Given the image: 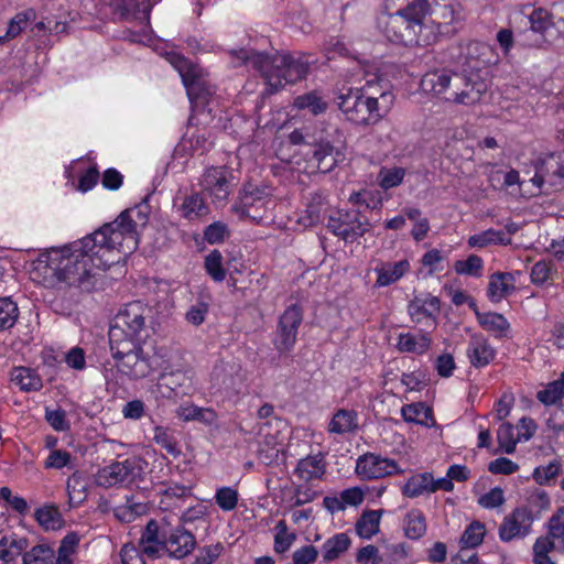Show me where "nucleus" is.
I'll return each instance as SVG.
<instances>
[{"instance_id": "nucleus-24", "label": "nucleus", "mask_w": 564, "mask_h": 564, "mask_svg": "<svg viewBox=\"0 0 564 564\" xmlns=\"http://www.w3.org/2000/svg\"><path fill=\"white\" fill-rule=\"evenodd\" d=\"M88 482L84 473L75 470L66 481L69 505L77 507L87 499Z\"/></svg>"}, {"instance_id": "nucleus-23", "label": "nucleus", "mask_w": 564, "mask_h": 564, "mask_svg": "<svg viewBox=\"0 0 564 564\" xmlns=\"http://www.w3.org/2000/svg\"><path fill=\"white\" fill-rule=\"evenodd\" d=\"M410 270L408 260H401L393 264L387 263L381 268H376L378 274L376 286H388L401 279Z\"/></svg>"}, {"instance_id": "nucleus-9", "label": "nucleus", "mask_w": 564, "mask_h": 564, "mask_svg": "<svg viewBox=\"0 0 564 564\" xmlns=\"http://www.w3.org/2000/svg\"><path fill=\"white\" fill-rule=\"evenodd\" d=\"M303 321V310L292 304L279 318L273 345L280 354L289 352L296 343L297 329Z\"/></svg>"}, {"instance_id": "nucleus-62", "label": "nucleus", "mask_w": 564, "mask_h": 564, "mask_svg": "<svg viewBox=\"0 0 564 564\" xmlns=\"http://www.w3.org/2000/svg\"><path fill=\"white\" fill-rule=\"evenodd\" d=\"M478 503L486 509H494L505 503L503 490L495 487L478 499Z\"/></svg>"}, {"instance_id": "nucleus-42", "label": "nucleus", "mask_w": 564, "mask_h": 564, "mask_svg": "<svg viewBox=\"0 0 564 564\" xmlns=\"http://www.w3.org/2000/svg\"><path fill=\"white\" fill-rule=\"evenodd\" d=\"M304 221L306 226H315L325 218L326 207L322 195L314 194L306 206Z\"/></svg>"}, {"instance_id": "nucleus-26", "label": "nucleus", "mask_w": 564, "mask_h": 564, "mask_svg": "<svg viewBox=\"0 0 564 564\" xmlns=\"http://www.w3.org/2000/svg\"><path fill=\"white\" fill-rule=\"evenodd\" d=\"M351 544L350 538L346 533H337L326 540L322 546L323 560L326 563L337 560L345 553Z\"/></svg>"}, {"instance_id": "nucleus-8", "label": "nucleus", "mask_w": 564, "mask_h": 564, "mask_svg": "<svg viewBox=\"0 0 564 564\" xmlns=\"http://www.w3.org/2000/svg\"><path fill=\"white\" fill-rule=\"evenodd\" d=\"M340 135L338 129H334L330 133L324 127L318 131L315 143H311V150L306 154H311L310 162H314L319 172L328 173L336 166L339 152L336 150L335 142L339 141Z\"/></svg>"}, {"instance_id": "nucleus-25", "label": "nucleus", "mask_w": 564, "mask_h": 564, "mask_svg": "<svg viewBox=\"0 0 564 564\" xmlns=\"http://www.w3.org/2000/svg\"><path fill=\"white\" fill-rule=\"evenodd\" d=\"M324 473L325 463L322 454L301 459L295 468V474L306 481L319 478Z\"/></svg>"}, {"instance_id": "nucleus-14", "label": "nucleus", "mask_w": 564, "mask_h": 564, "mask_svg": "<svg viewBox=\"0 0 564 564\" xmlns=\"http://www.w3.org/2000/svg\"><path fill=\"white\" fill-rule=\"evenodd\" d=\"M564 164L560 156L554 153L541 158L535 163V174L532 183L540 189L544 184H549L555 191L563 187Z\"/></svg>"}, {"instance_id": "nucleus-45", "label": "nucleus", "mask_w": 564, "mask_h": 564, "mask_svg": "<svg viewBox=\"0 0 564 564\" xmlns=\"http://www.w3.org/2000/svg\"><path fill=\"white\" fill-rule=\"evenodd\" d=\"M432 481V474L423 473L411 477L403 486L402 492L406 497H417L424 491H429V482Z\"/></svg>"}, {"instance_id": "nucleus-22", "label": "nucleus", "mask_w": 564, "mask_h": 564, "mask_svg": "<svg viewBox=\"0 0 564 564\" xmlns=\"http://www.w3.org/2000/svg\"><path fill=\"white\" fill-rule=\"evenodd\" d=\"M514 276L510 272H495L491 274L487 295L492 302H499L510 292L514 291Z\"/></svg>"}, {"instance_id": "nucleus-41", "label": "nucleus", "mask_w": 564, "mask_h": 564, "mask_svg": "<svg viewBox=\"0 0 564 564\" xmlns=\"http://www.w3.org/2000/svg\"><path fill=\"white\" fill-rule=\"evenodd\" d=\"M31 15L35 17V12L32 9L17 13L10 20L6 35L0 36V43H3L6 40L13 39L21 34L22 31L26 30V28L31 25Z\"/></svg>"}, {"instance_id": "nucleus-57", "label": "nucleus", "mask_w": 564, "mask_h": 564, "mask_svg": "<svg viewBox=\"0 0 564 564\" xmlns=\"http://www.w3.org/2000/svg\"><path fill=\"white\" fill-rule=\"evenodd\" d=\"M45 420L57 432L69 430V423L66 420V413L61 408H57L56 410L46 408Z\"/></svg>"}, {"instance_id": "nucleus-39", "label": "nucleus", "mask_w": 564, "mask_h": 564, "mask_svg": "<svg viewBox=\"0 0 564 564\" xmlns=\"http://www.w3.org/2000/svg\"><path fill=\"white\" fill-rule=\"evenodd\" d=\"M37 524L45 531H55L64 525V519L56 506H45L37 508Z\"/></svg>"}, {"instance_id": "nucleus-1", "label": "nucleus", "mask_w": 564, "mask_h": 564, "mask_svg": "<svg viewBox=\"0 0 564 564\" xmlns=\"http://www.w3.org/2000/svg\"><path fill=\"white\" fill-rule=\"evenodd\" d=\"M148 197L120 213L116 220L107 223L82 239L41 250L37 253V284L45 288L62 285L82 293L97 290L98 274L118 260L112 252L132 253L139 245L140 229L149 221Z\"/></svg>"}, {"instance_id": "nucleus-59", "label": "nucleus", "mask_w": 564, "mask_h": 564, "mask_svg": "<svg viewBox=\"0 0 564 564\" xmlns=\"http://www.w3.org/2000/svg\"><path fill=\"white\" fill-rule=\"evenodd\" d=\"M404 174H405V172L401 167H394L391 170H387L384 172L381 171L379 174V176H380L379 184L384 189L395 187L399 184H401V182L404 177Z\"/></svg>"}, {"instance_id": "nucleus-4", "label": "nucleus", "mask_w": 564, "mask_h": 564, "mask_svg": "<svg viewBox=\"0 0 564 564\" xmlns=\"http://www.w3.org/2000/svg\"><path fill=\"white\" fill-rule=\"evenodd\" d=\"M425 93L443 95L446 101L474 105L487 91V83L477 73H454L446 69L426 73L420 83Z\"/></svg>"}, {"instance_id": "nucleus-34", "label": "nucleus", "mask_w": 564, "mask_h": 564, "mask_svg": "<svg viewBox=\"0 0 564 564\" xmlns=\"http://www.w3.org/2000/svg\"><path fill=\"white\" fill-rule=\"evenodd\" d=\"M357 413L354 410L340 409L334 415L329 423V432L336 434H344L356 431Z\"/></svg>"}, {"instance_id": "nucleus-40", "label": "nucleus", "mask_w": 564, "mask_h": 564, "mask_svg": "<svg viewBox=\"0 0 564 564\" xmlns=\"http://www.w3.org/2000/svg\"><path fill=\"white\" fill-rule=\"evenodd\" d=\"M275 531L276 532L274 534L273 549H274L275 553L283 554L286 551H289L291 545L296 540V533L289 532L288 524L284 520H280L275 524Z\"/></svg>"}, {"instance_id": "nucleus-21", "label": "nucleus", "mask_w": 564, "mask_h": 564, "mask_svg": "<svg viewBox=\"0 0 564 564\" xmlns=\"http://www.w3.org/2000/svg\"><path fill=\"white\" fill-rule=\"evenodd\" d=\"M401 414L405 422L416 423L426 427L436 425L432 408L426 406L422 402L403 405Z\"/></svg>"}, {"instance_id": "nucleus-17", "label": "nucleus", "mask_w": 564, "mask_h": 564, "mask_svg": "<svg viewBox=\"0 0 564 564\" xmlns=\"http://www.w3.org/2000/svg\"><path fill=\"white\" fill-rule=\"evenodd\" d=\"M490 53V47L478 41H469L459 44V54L457 62L464 67V72H478L484 65L489 63L486 56Z\"/></svg>"}, {"instance_id": "nucleus-48", "label": "nucleus", "mask_w": 564, "mask_h": 564, "mask_svg": "<svg viewBox=\"0 0 564 564\" xmlns=\"http://www.w3.org/2000/svg\"><path fill=\"white\" fill-rule=\"evenodd\" d=\"M153 441L173 457H178L182 453L177 446L175 437L169 432L166 427L155 426Z\"/></svg>"}, {"instance_id": "nucleus-27", "label": "nucleus", "mask_w": 564, "mask_h": 564, "mask_svg": "<svg viewBox=\"0 0 564 564\" xmlns=\"http://www.w3.org/2000/svg\"><path fill=\"white\" fill-rule=\"evenodd\" d=\"M409 314L413 319L420 322V315L433 316L441 311V301L436 296L429 295L426 299L415 296L408 306Z\"/></svg>"}, {"instance_id": "nucleus-53", "label": "nucleus", "mask_w": 564, "mask_h": 564, "mask_svg": "<svg viewBox=\"0 0 564 564\" xmlns=\"http://www.w3.org/2000/svg\"><path fill=\"white\" fill-rule=\"evenodd\" d=\"M230 236L228 226L223 221H215L204 230V239L210 243H221Z\"/></svg>"}, {"instance_id": "nucleus-13", "label": "nucleus", "mask_w": 564, "mask_h": 564, "mask_svg": "<svg viewBox=\"0 0 564 564\" xmlns=\"http://www.w3.org/2000/svg\"><path fill=\"white\" fill-rule=\"evenodd\" d=\"M234 175L226 166H210L202 176L200 186L215 200H226L234 187Z\"/></svg>"}, {"instance_id": "nucleus-55", "label": "nucleus", "mask_w": 564, "mask_h": 564, "mask_svg": "<svg viewBox=\"0 0 564 564\" xmlns=\"http://www.w3.org/2000/svg\"><path fill=\"white\" fill-rule=\"evenodd\" d=\"M216 502L224 511H231L237 507L238 492L230 487H223L216 492Z\"/></svg>"}, {"instance_id": "nucleus-52", "label": "nucleus", "mask_w": 564, "mask_h": 564, "mask_svg": "<svg viewBox=\"0 0 564 564\" xmlns=\"http://www.w3.org/2000/svg\"><path fill=\"white\" fill-rule=\"evenodd\" d=\"M349 202L352 205L365 206L369 209H380L382 199L379 193L375 194L370 191L354 192L349 196Z\"/></svg>"}, {"instance_id": "nucleus-12", "label": "nucleus", "mask_w": 564, "mask_h": 564, "mask_svg": "<svg viewBox=\"0 0 564 564\" xmlns=\"http://www.w3.org/2000/svg\"><path fill=\"white\" fill-rule=\"evenodd\" d=\"M536 516L533 511L523 506L516 508L510 514L506 516L499 527V538L503 542H510L514 539L527 536Z\"/></svg>"}, {"instance_id": "nucleus-51", "label": "nucleus", "mask_w": 564, "mask_h": 564, "mask_svg": "<svg viewBox=\"0 0 564 564\" xmlns=\"http://www.w3.org/2000/svg\"><path fill=\"white\" fill-rule=\"evenodd\" d=\"M484 267L482 259L477 254H470L466 260H457L454 263V269L458 274H466L479 278Z\"/></svg>"}, {"instance_id": "nucleus-63", "label": "nucleus", "mask_w": 564, "mask_h": 564, "mask_svg": "<svg viewBox=\"0 0 564 564\" xmlns=\"http://www.w3.org/2000/svg\"><path fill=\"white\" fill-rule=\"evenodd\" d=\"M224 546L220 543L204 546L196 556L194 564H213L223 552Z\"/></svg>"}, {"instance_id": "nucleus-43", "label": "nucleus", "mask_w": 564, "mask_h": 564, "mask_svg": "<svg viewBox=\"0 0 564 564\" xmlns=\"http://www.w3.org/2000/svg\"><path fill=\"white\" fill-rule=\"evenodd\" d=\"M19 317V308L10 297H0V330L14 326Z\"/></svg>"}, {"instance_id": "nucleus-35", "label": "nucleus", "mask_w": 564, "mask_h": 564, "mask_svg": "<svg viewBox=\"0 0 564 564\" xmlns=\"http://www.w3.org/2000/svg\"><path fill=\"white\" fill-rule=\"evenodd\" d=\"M294 107L299 110H307L313 116H318L327 110L328 104L314 90L297 96L294 99Z\"/></svg>"}, {"instance_id": "nucleus-56", "label": "nucleus", "mask_w": 564, "mask_h": 564, "mask_svg": "<svg viewBox=\"0 0 564 564\" xmlns=\"http://www.w3.org/2000/svg\"><path fill=\"white\" fill-rule=\"evenodd\" d=\"M530 28L538 33H544L551 25L550 14L545 9H534L529 15Z\"/></svg>"}, {"instance_id": "nucleus-16", "label": "nucleus", "mask_w": 564, "mask_h": 564, "mask_svg": "<svg viewBox=\"0 0 564 564\" xmlns=\"http://www.w3.org/2000/svg\"><path fill=\"white\" fill-rule=\"evenodd\" d=\"M402 470L393 459L383 458L373 453L360 456L356 463V474L362 479H377L400 474Z\"/></svg>"}, {"instance_id": "nucleus-19", "label": "nucleus", "mask_w": 564, "mask_h": 564, "mask_svg": "<svg viewBox=\"0 0 564 564\" xmlns=\"http://www.w3.org/2000/svg\"><path fill=\"white\" fill-rule=\"evenodd\" d=\"M163 530L166 529L160 528L158 521L154 519H151L147 523L139 543L141 552L144 555L151 558L160 557V551H162L163 543Z\"/></svg>"}, {"instance_id": "nucleus-60", "label": "nucleus", "mask_w": 564, "mask_h": 564, "mask_svg": "<svg viewBox=\"0 0 564 564\" xmlns=\"http://www.w3.org/2000/svg\"><path fill=\"white\" fill-rule=\"evenodd\" d=\"M519 465L506 457H499L491 460L488 465V470L495 475H511L518 471Z\"/></svg>"}, {"instance_id": "nucleus-49", "label": "nucleus", "mask_w": 564, "mask_h": 564, "mask_svg": "<svg viewBox=\"0 0 564 564\" xmlns=\"http://www.w3.org/2000/svg\"><path fill=\"white\" fill-rule=\"evenodd\" d=\"M204 267L214 281L221 282L225 280L226 271L223 267V254L219 250H213L205 257Z\"/></svg>"}, {"instance_id": "nucleus-18", "label": "nucleus", "mask_w": 564, "mask_h": 564, "mask_svg": "<svg viewBox=\"0 0 564 564\" xmlns=\"http://www.w3.org/2000/svg\"><path fill=\"white\" fill-rule=\"evenodd\" d=\"M113 9L121 20H140L149 22L153 3L150 0H99Z\"/></svg>"}, {"instance_id": "nucleus-28", "label": "nucleus", "mask_w": 564, "mask_h": 564, "mask_svg": "<svg viewBox=\"0 0 564 564\" xmlns=\"http://www.w3.org/2000/svg\"><path fill=\"white\" fill-rule=\"evenodd\" d=\"M431 346V338L426 334H400L397 347L402 352L424 354Z\"/></svg>"}, {"instance_id": "nucleus-31", "label": "nucleus", "mask_w": 564, "mask_h": 564, "mask_svg": "<svg viewBox=\"0 0 564 564\" xmlns=\"http://www.w3.org/2000/svg\"><path fill=\"white\" fill-rule=\"evenodd\" d=\"M383 510H367L356 522V532L362 539H371L379 532L380 518Z\"/></svg>"}, {"instance_id": "nucleus-61", "label": "nucleus", "mask_w": 564, "mask_h": 564, "mask_svg": "<svg viewBox=\"0 0 564 564\" xmlns=\"http://www.w3.org/2000/svg\"><path fill=\"white\" fill-rule=\"evenodd\" d=\"M209 304L203 300H198L193 304L186 313V321L195 326L204 323L208 312Z\"/></svg>"}, {"instance_id": "nucleus-5", "label": "nucleus", "mask_w": 564, "mask_h": 564, "mask_svg": "<svg viewBox=\"0 0 564 564\" xmlns=\"http://www.w3.org/2000/svg\"><path fill=\"white\" fill-rule=\"evenodd\" d=\"M394 96L382 93L380 99L365 96L359 88L340 90L337 106L345 118L357 126H371L379 122L390 110Z\"/></svg>"}, {"instance_id": "nucleus-29", "label": "nucleus", "mask_w": 564, "mask_h": 564, "mask_svg": "<svg viewBox=\"0 0 564 564\" xmlns=\"http://www.w3.org/2000/svg\"><path fill=\"white\" fill-rule=\"evenodd\" d=\"M265 196V191L259 188L256 185H252L250 183H247L243 185V188L240 192V205L234 206L232 209L241 213L242 215L247 217H251L252 219H256V216H252L250 214V208L257 203L261 202Z\"/></svg>"}, {"instance_id": "nucleus-58", "label": "nucleus", "mask_w": 564, "mask_h": 564, "mask_svg": "<svg viewBox=\"0 0 564 564\" xmlns=\"http://www.w3.org/2000/svg\"><path fill=\"white\" fill-rule=\"evenodd\" d=\"M43 366L47 368L48 380H52L56 369L63 362V354L56 352L53 348H44L41 352Z\"/></svg>"}, {"instance_id": "nucleus-64", "label": "nucleus", "mask_w": 564, "mask_h": 564, "mask_svg": "<svg viewBox=\"0 0 564 564\" xmlns=\"http://www.w3.org/2000/svg\"><path fill=\"white\" fill-rule=\"evenodd\" d=\"M549 532L554 539H564V507H560L551 517Z\"/></svg>"}, {"instance_id": "nucleus-33", "label": "nucleus", "mask_w": 564, "mask_h": 564, "mask_svg": "<svg viewBox=\"0 0 564 564\" xmlns=\"http://www.w3.org/2000/svg\"><path fill=\"white\" fill-rule=\"evenodd\" d=\"M178 210L181 215L188 220L197 219L209 213V208L199 193L185 196Z\"/></svg>"}, {"instance_id": "nucleus-7", "label": "nucleus", "mask_w": 564, "mask_h": 564, "mask_svg": "<svg viewBox=\"0 0 564 564\" xmlns=\"http://www.w3.org/2000/svg\"><path fill=\"white\" fill-rule=\"evenodd\" d=\"M178 70L186 87L187 96L193 107L197 110H204L208 105L214 91L207 85L203 70L197 65L185 58L181 59Z\"/></svg>"}, {"instance_id": "nucleus-11", "label": "nucleus", "mask_w": 564, "mask_h": 564, "mask_svg": "<svg viewBox=\"0 0 564 564\" xmlns=\"http://www.w3.org/2000/svg\"><path fill=\"white\" fill-rule=\"evenodd\" d=\"M245 376L241 366L236 361L217 364L212 372L210 382L215 393L234 397L240 392Z\"/></svg>"}, {"instance_id": "nucleus-30", "label": "nucleus", "mask_w": 564, "mask_h": 564, "mask_svg": "<svg viewBox=\"0 0 564 564\" xmlns=\"http://www.w3.org/2000/svg\"><path fill=\"white\" fill-rule=\"evenodd\" d=\"M467 243L471 248H485L489 245L508 246L511 243V238L508 237L503 230H495L490 228L470 236Z\"/></svg>"}, {"instance_id": "nucleus-10", "label": "nucleus", "mask_w": 564, "mask_h": 564, "mask_svg": "<svg viewBox=\"0 0 564 564\" xmlns=\"http://www.w3.org/2000/svg\"><path fill=\"white\" fill-rule=\"evenodd\" d=\"M141 473V460L128 458L101 468L97 474L96 484L104 488H110L119 484H132L137 478H140Z\"/></svg>"}, {"instance_id": "nucleus-3", "label": "nucleus", "mask_w": 564, "mask_h": 564, "mask_svg": "<svg viewBox=\"0 0 564 564\" xmlns=\"http://www.w3.org/2000/svg\"><path fill=\"white\" fill-rule=\"evenodd\" d=\"M243 64L250 63L261 73L269 86V93L274 94L286 84H296L306 78L310 62L304 56L290 53L268 54L241 48L234 52Z\"/></svg>"}, {"instance_id": "nucleus-50", "label": "nucleus", "mask_w": 564, "mask_h": 564, "mask_svg": "<svg viewBox=\"0 0 564 564\" xmlns=\"http://www.w3.org/2000/svg\"><path fill=\"white\" fill-rule=\"evenodd\" d=\"M75 458L72 454L64 449H53L44 460L45 469H62L64 467L75 468Z\"/></svg>"}, {"instance_id": "nucleus-54", "label": "nucleus", "mask_w": 564, "mask_h": 564, "mask_svg": "<svg viewBox=\"0 0 564 564\" xmlns=\"http://www.w3.org/2000/svg\"><path fill=\"white\" fill-rule=\"evenodd\" d=\"M499 446L507 453L512 454L516 451L517 440L513 436V425L502 423L497 431Z\"/></svg>"}, {"instance_id": "nucleus-47", "label": "nucleus", "mask_w": 564, "mask_h": 564, "mask_svg": "<svg viewBox=\"0 0 564 564\" xmlns=\"http://www.w3.org/2000/svg\"><path fill=\"white\" fill-rule=\"evenodd\" d=\"M486 530L479 521L471 522L464 531L460 543L463 547L473 549L480 545L484 541Z\"/></svg>"}, {"instance_id": "nucleus-2", "label": "nucleus", "mask_w": 564, "mask_h": 564, "mask_svg": "<svg viewBox=\"0 0 564 564\" xmlns=\"http://www.w3.org/2000/svg\"><path fill=\"white\" fill-rule=\"evenodd\" d=\"M151 317V307L140 301L128 303L117 314L108 333L116 367L132 379L145 378L159 368L155 354L145 351L141 345L149 336L147 321Z\"/></svg>"}, {"instance_id": "nucleus-6", "label": "nucleus", "mask_w": 564, "mask_h": 564, "mask_svg": "<svg viewBox=\"0 0 564 564\" xmlns=\"http://www.w3.org/2000/svg\"><path fill=\"white\" fill-rule=\"evenodd\" d=\"M327 229L346 243H354L365 236L372 225L359 209L337 210L328 217Z\"/></svg>"}, {"instance_id": "nucleus-46", "label": "nucleus", "mask_w": 564, "mask_h": 564, "mask_svg": "<svg viewBox=\"0 0 564 564\" xmlns=\"http://www.w3.org/2000/svg\"><path fill=\"white\" fill-rule=\"evenodd\" d=\"M564 397V380L557 379L547 384L544 390L536 393V399L544 405H552Z\"/></svg>"}, {"instance_id": "nucleus-32", "label": "nucleus", "mask_w": 564, "mask_h": 564, "mask_svg": "<svg viewBox=\"0 0 564 564\" xmlns=\"http://www.w3.org/2000/svg\"><path fill=\"white\" fill-rule=\"evenodd\" d=\"M477 321L484 329L497 333L496 336L499 338L507 337V332L510 329L509 322L500 313H477Z\"/></svg>"}, {"instance_id": "nucleus-38", "label": "nucleus", "mask_w": 564, "mask_h": 564, "mask_svg": "<svg viewBox=\"0 0 564 564\" xmlns=\"http://www.w3.org/2000/svg\"><path fill=\"white\" fill-rule=\"evenodd\" d=\"M426 531L425 517L421 510L413 509L404 518V535L417 540Z\"/></svg>"}, {"instance_id": "nucleus-37", "label": "nucleus", "mask_w": 564, "mask_h": 564, "mask_svg": "<svg viewBox=\"0 0 564 564\" xmlns=\"http://www.w3.org/2000/svg\"><path fill=\"white\" fill-rule=\"evenodd\" d=\"M10 381L22 392L35 390V370L30 367L18 366L10 371Z\"/></svg>"}, {"instance_id": "nucleus-44", "label": "nucleus", "mask_w": 564, "mask_h": 564, "mask_svg": "<svg viewBox=\"0 0 564 564\" xmlns=\"http://www.w3.org/2000/svg\"><path fill=\"white\" fill-rule=\"evenodd\" d=\"M562 471V463L560 459H553L546 466H539L534 468L532 478L540 485H549L551 480H554Z\"/></svg>"}, {"instance_id": "nucleus-36", "label": "nucleus", "mask_w": 564, "mask_h": 564, "mask_svg": "<svg viewBox=\"0 0 564 564\" xmlns=\"http://www.w3.org/2000/svg\"><path fill=\"white\" fill-rule=\"evenodd\" d=\"M177 414L184 421H198L206 425L215 424L218 417L213 409L196 405L181 406Z\"/></svg>"}, {"instance_id": "nucleus-20", "label": "nucleus", "mask_w": 564, "mask_h": 564, "mask_svg": "<svg viewBox=\"0 0 564 564\" xmlns=\"http://www.w3.org/2000/svg\"><path fill=\"white\" fill-rule=\"evenodd\" d=\"M467 356L471 366L482 368L495 359L496 350L482 335H474L469 341Z\"/></svg>"}, {"instance_id": "nucleus-15", "label": "nucleus", "mask_w": 564, "mask_h": 564, "mask_svg": "<svg viewBox=\"0 0 564 564\" xmlns=\"http://www.w3.org/2000/svg\"><path fill=\"white\" fill-rule=\"evenodd\" d=\"M196 546L195 535L183 525L163 530L162 551L181 560L189 555Z\"/></svg>"}]
</instances>
